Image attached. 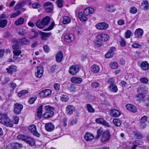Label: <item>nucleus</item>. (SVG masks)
Segmentation results:
<instances>
[{
	"instance_id": "nucleus-1",
	"label": "nucleus",
	"mask_w": 149,
	"mask_h": 149,
	"mask_svg": "<svg viewBox=\"0 0 149 149\" xmlns=\"http://www.w3.org/2000/svg\"><path fill=\"white\" fill-rule=\"evenodd\" d=\"M100 136L101 142L105 143L109 140L111 135L108 130L103 131L100 128L97 131V135L95 139H98Z\"/></svg>"
},
{
	"instance_id": "nucleus-2",
	"label": "nucleus",
	"mask_w": 149,
	"mask_h": 149,
	"mask_svg": "<svg viewBox=\"0 0 149 149\" xmlns=\"http://www.w3.org/2000/svg\"><path fill=\"white\" fill-rule=\"evenodd\" d=\"M0 123L7 127H12L13 124L10 119L8 118L7 115L1 114L0 116Z\"/></svg>"
},
{
	"instance_id": "nucleus-3",
	"label": "nucleus",
	"mask_w": 149,
	"mask_h": 149,
	"mask_svg": "<svg viewBox=\"0 0 149 149\" xmlns=\"http://www.w3.org/2000/svg\"><path fill=\"white\" fill-rule=\"evenodd\" d=\"M148 89L147 87L144 85L139 86L137 88V91L139 94L138 97H140L141 96V99H143L144 98L143 95L147 92Z\"/></svg>"
},
{
	"instance_id": "nucleus-4",
	"label": "nucleus",
	"mask_w": 149,
	"mask_h": 149,
	"mask_svg": "<svg viewBox=\"0 0 149 149\" xmlns=\"http://www.w3.org/2000/svg\"><path fill=\"white\" fill-rule=\"evenodd\" d=\"M52 93V91L49 89H45L40 91L39 93V96L41 98H44L50 95Z\"/></svg>"
},
{
	"instance_id": "nucleus-5",
	"label": "nucleus",
	"mask_w": 149,
	"mask_h": 149,
	"mask_svg": "<svg viewBox=\"0 0 149 149\" xmlns=\"http://www.w3.org/2000/svg\"><path fill=\"white\" fill-rule=\"evenodd\" d=\"M37 71L35 73L36 76L39 78H41L44 72L43 67L41 65H39L37 68Z\"/></svg>"
},
{
	"instance_id": "nucleus-6",
	"label": "nucleus",
	"mask_w": 149,
	"mask_h": 149,
	"mask_svg": "<svg viewBox=\"0 0 149 149\" xmlns=\"http://www.w3.org/2000/svg\"><path fill=\"white\" fill-rule=\"evenodd\" d=\"M95 27L97 29L99 30H106L108 28L109 25L104 22H100L96 24Z\"/></svg>"
},
{
	"instance_id": "nucleus-7",
	"label": "nucleus",
	"mask_w": 149,
	"mask_h": 149,
	"mask_svg": "<svg viewBox=\"0 0 149 149\" xmlns=\"http://www.w3.org/2000/svg\"><path fill=\"white\" fill-rule=\"evenodd\" d=\"M14 105V108L13 111L14 113L16 114H20L23 108V105L19 103H15Z\"/></svg>"
},
{
	"instance_id": "nucleus-8",
	"label": "nucleus",
	"mask_w": 149,
	"mask_h": 149,
	"mask_svg": "<svg viewBox=\"0 0 149 149\" xmlns=\"http://www.w3.org/2000/svg\"><path fill=\"white\" fill-rule=\"evenodd\" d=\"M75 107L72 105H67L65 109V113L68 115H70L72 114L73 112L75 110Z\"/></svg>"
},
{
	"instance_id": "nucleus-9",
	"label": "nucleus",
	"mask_w": 149,
	"mask_h": 149,
	"mask_svg": "<svg viewBox=\"0 0 149 149\" xmlns=\"http://www.w3.org/2000/svg\"><path fill=\"white\" fill-rule=\"evenodd\" d=\"M79 71V68L77 65H72L69 68V73L72 75L76 74Z\"/></svg>"
},
{
	"instance_id": "nucleus-10",
	"label": "nucleus",
	"mask_w": 149,
	"mask_h": 149,
	"mask_svg": "<svg viewBox=\"0 0 149 149\" xmlns=\"http://www.w3.org/2000/svg\"><path fill=\"white\" fill-rule=\"evenodd\" d=\"M29 129L33 135L38 137L40 136V134L37 131L36 127L35 125H30Z\"/></svg>"
},
{
	"instance_id": "nucleus-11",
	"label": "nucleus",
	"mask_w": 149,
	"mask_h": 149,
	"mask_svg": "<svg viewBox=\"0 0 149 149\" xmlns=\"http://www.w3.org/2000/svg\"><path fill=\"white\" fill-rule=\"evenodd\" d=\"M17 69V67L16 66L13 65L9 66L8 68H6V69L8 73L11 74H12L14 72H16Z\"/></svg>"
},
{
	"instance_id": "nucleus-12",
	"label": "nucleus",
	"mask_w": 149,
	"mask_h": 149,
	"mask_svg": "<svg viewBox=\"0 0 149 149\" xmlns=\"http://www.w3.org/2000/svg\"><path fill=\"white\" fill-rule=\"evenodd\" d=\"M64 38L66 42H70L74 40V37L73 34L68 33L65 36Z\"/></svg>"
},
{
	"instance_id": "nucleus-13",
	"label": "nucleus",
	"mask_w": 149,
	"mask_h": 149,
	"mask_svg": "<svg viewBox=\"0 0 149 149\" xmlns=\"http://www.w3.org/2000/svg\"><path fill=\"white\" fill-rule=\"evenodd\" d=\"M121 114V112L119 110L113 109L110 110V115L113 116L117 117Z\"/></svg>"
},
{
	"instance_id": "nucleus-14",
	"label": "nucleus",
	"mask_w": 149,
	"mask_h": 149,
	"mask_svg": "<svg viewBox=\"0 0 149 149\" xmlns=\"http://www.w3.org/2000/svg\"><path fill=\"white\" fill-rule=\"evenodd\" d=\"M96 38L101 39L102 42H105L108 40L109 36L107 34L104 33L99 34L97 35Z\"/></svg>"
},
{
	"instance_id": "nucleus-15",
	"label": "nucleus",
	"mask_w": 149,
	"mask_h": 149,
	"mask_svg": "<svg viewBox=\"0 0 149 149\" xmlns=\"http://www.w3.org/2000/svg\"><path fill=\"white\" fill-rule=\"evenodd\" d=\"M139 66L141 69L143 70H146L149 68V64L147 61L141 62Z\"/></svg>"
},
{
	"instance_id": "nucleus-16",
	"label": "nucleus",
	"mask_w": 149,
	"mask_h": 149,
	"mask_svg": "<svg viewBox=\"0 0 149 149\" xmlns=\"http://www.w3.org/2000/svg\"><path fill=\"white\" fill-rule=\"evenodd\" d=\"M45 128L46 131L48 132H51L53 131L54 128V124L51 123L46 124L45 125Z\"/></svg>"
},
{
	"instance_id": "nucleus-17",
	"label": "nucleus",
	"mask_w": 149,
	"mask_h": 149,
	"mask_svg": "<svg viewBox=\"0 0 149 149\" xmlns=\"http://www.w3.org/2000/svg\"><path fill=\"white\" fill-rule=\"evenodd\" d=\"M143 33V30L140 28H138L134 32V34L136 38H141Z\"/></svg>"
},
{
	"instance_id": "nucleus-18",
	"label": "nucleus",
	"mask_w": 149,
	"mask_h": 149,
	"mask_svg": "<svg viewBox=\"0 0 149 149\" xmlns=\"http://www.w3.org/2000/svg\"><path fill=\"white\" fill-rule=\"evenodd\" d=\"M127 109L130 111L135 113L137 111L136 107L134 105L131 104H127L126 106Z\"/></svg>"
},
{
	"instance_id": "nucleus-19",
	"label": "nucleus",
	"mask_w": 149,
	"mask_h": 149,
	"mask_svg": "<svg viewBox=\"0 0 149 149\" xmlns=\"http://www.w3.org/2000/svg\"><path fill=\"white\" fill-rule=\"evenodd\" d=\"M84 138L87 141H91L94 138V136L93 134L91 133H86Z\"/></svg>"
},
{
	"instance_id": "nucleus-20",
	"label": "nucleus",
	"mask_w": 149,
	"mask_h": 149,
	"mask_svg": "<svg viewBox=\"0 0 149 149\" xmlns=\"http://www.w3.org/2000/svg\"><path fill=\"white\" fill-rule=\"evenodd\" d=\"M41 35V38L43 40H47L48 38L50 37L51 33H45L41 32L40 33Z\"/></svg>"
},
{
	"instance_id": "nucleus-21",
	"label": "nucleus",
	"mask_w": 149,
	"mask_h": 149,
	"mask_svg": "<svg viewBox=\"0 0 149 149\" xmlns=\"http://www.w3.org/2000/svg\"><path fill=\"white\" fill-rule=\"evenodd\" d=\"M63 57V55L62 52L61 51L58 52L56 56V61L58 63L61 62L62 61Z\"/></svg>"
},
{
	"instance_id": "nucleus-22",
	"label": "nucleus",
	"mask_w": 149,
	"mask_h": 149,
	"mask_svg": "<svg viewBox=\"0 0 149 149\" xmlns=\"http://www.w3.org/2000/svg\"><path fill=\"white\" fill-rule=\"evenodd\" d=\"M70 81L74 83L80 84L82 82V79L80 77H74L70 79Z\"/></svg>"
},
{
	"instance_id": "nucleus-23",
	"label": "nucleus",
	"mask_w": 149,
	"mask_h": 149,
	"mask_svg": "<svg viewBox=\"0 0 149 149\" xmlns=\"http://www.w3.org/2000/svg\"><path fill=\"white\" fill-rule=\"evenodd\" d=\"M26 139V142L31 146H33L35 145V141L33 139L28 136Z\"/></svg>"
},
{
	"instance_id": "nucleus-24",
	"label": "nucleus",
	"mask_w": 149,
	"mask_h": 149,
	"mask_svg": "<svg viewBox=\"0 0 149 149\" xmlns=\"http://www.w3.org/2000/svg\"><path fill=\"white\" fill-rule=\"evenodd\" d=\"M95 121L97 123L102 124L107 127H108L109 126V124L107 122L102 118H97L95 120Z\"/></svg>"
},
{
	"instance_id": "nucleus-25",
	"label": "nucleus",
	"mask_w": 149,
	"mask_h": 149,
	"mask_svg": "<svg viewBox=\"0 0 149 149\" xmlns=\"http://www.w3.org/2000/svg\"><path fill=\"white\" fill-rule=\"evenodd\" d=\"M94 11L93 8H88L85 9L84 11V14L86 15H88L91 13H92Z\"/></svg>"
},
{
	"instance_id": "nucleus-26",
	"label": "nucleus",
	"mask_w": 149,
	"mask_h": 149,
	"mask_svg": "<svg viewBox=\"0 0 149 149\" xmlns=\"http://www.w3.org/2000/svg\"><path fill=\"white\" fill-rule=\"evenodd\" d=\"M36 26L38 28L40 29H42L45 26L42 20L40 19H38L36 23Z\"/></svg>"
},
{
	"instance_id": "nucleus-27",
	"label": "nucleus",
	"mask_w": 149,
	"mask_h": 149,
	"mask_svg": "<svg viewBox=\"0 0 149 149\" xmlns=\"http://www.w3.org/2000/svg\"><path fill=\"white\" fill-rule=\"evenodd\" d=\"M24 21V19L22 17L18 18L15 22V24L16 26L22 25L23 24Z\"/></svg>"
},
{
	"instance_id": "nucleus-28",
	"label": "nucleus",
	"mask_w": 149,
	"mask_h": 149,
	"mask_svg": "<svg viewBox=\"0 0 149 149\" xmlns=\"http://www.w3.org/2000/svg\"><path fill=\"white\" fill-rule=\"evenodd\" d=\"M78 15L79 18L81 22H84L87 20V17L83 15L82 12H79L78 13Z\"/></svg>"
},
{
	"instance_id": "nucleus-29",
	"label": "nucleus",
	"mask_w": 149,
	"mask_h": 149,
	"mask_svg": "<svg viewBox=\"0 0 149 149\" xmlns=\"http://www.w3.org/2000/svg\"><path fill=\"white\" fill-rule=\"evenodd\" d=\"M54 114V112H46L43 114L42 117L45 118H49L52 117Z\"/></svg>"
},
{
	"instance_id": "nucleus-30",
	"label": "nucleus",
	"mask_w": 149,
	"mask_h": 149,
	"mask_svg": "<svg viewBox=\"0 0 149 149\" xmlns=\"http://www.w3.org/2000/svg\"><path fill=\"white\" fill-rule=\"evenodd\" d=\"M38 33L35 30H31L30 33V38L31 39L35 38L38 36Z\"/></svg>"
},
{
	"instance_id": "nucleus-31",
	"label": "nucleus",
	"mask_w": 149,
	"mask_h": 149,
	"mask_svg": "<svg viewBox=\"0 0 149 149\" xmlns=\"http://www.w3.org/2000/svg\"><path fill=\"white\" fill-rule=\"evenodd\" d=\"M71 22V19L68 16H64L63 18V23L64 24L69 23Z\"/></svg>"
},
{
	"instance_id": "nucleus-32",
	"label": "nucleus",
	"mask_w": 149,
	"mask_h": 149,
	"mask_svg": "<svg viewBox=\"0 0 149 149\" xmlns=\"http://www.w3.org/2000/svg\"><path fill=\"white\" fill-rule=\"evenodd\" d=\"M92 71L94 73L98 72L100 71L99 67L96 65H93L91 67Z\"/></svg>"
},
{
	"instance_id": "nucleus-33",
	"label": "nucleus",
	"mask_w": 149,
	"mask_h": 149,
	"mask_svg": "<svg viewBox=\"0 0 149 149\" xmlns=\"http://www.w3.org/2000/svg\"><path fill=\"white\" fill-rule=\"evenodd\" d=\"M8 22V20L5 19L0 20V27L1 28L5 27L7 24Z\"/></svg>"
},
{
	"instance_id": "nucleus-34",
	"label": "nucleus",
	"mask_w": 149,
	"mask_h": 149,
	"mask_svg": "<svg viewBox=\"0 0 149 149\" xmlns=\"http://www.w3.org/2000/svg\"><path fill=\"white\" fill-rule=\"evenodd\" d=\"M42 21L44 25L45 26L47 25L49 23L50 21V18L48 16H47L43 18Z\"/></svg>"
},
{
	"instance_id": "nucleus-35",
	"label": "nucleus",
	"mask_w": 149,
	"mask_h": 149,
	"mask_svg": "<svg viewBox=\"0 0 149 149\" xmlns=\"http://www.w3.org/2000/svg\"><path fill=\"white\" fill-rule=\"evenodd\" d=\"M44 109L45 110V111L48 112H54V107H51L49 105L45 106Z\"/></svg>"
},
{
	"instance_id": "nucleus-36",
	"label": "nucleus",
	"mask_w": 149,
	"mask_h": 149,
	"mask_svg": "<svg viewBox=\"0 0 149 149\" xmlns=\"http://www.w3.org/2000/svg\"><path fill=\"white\" fill-rule=\"evenodd\" d=\"M109 88L110 90L113 92H116L118 90L117 87L115 84L112 86H109Z\"/></svg>"
},
{
	"instance_id": "nucleus-37",
	"label": "nucleus",
	"mask_w": 149,
	"mask_h": 149,
	"mask_svg": "<svg viewBox=\"0 0 149 149\" xmlns=\"http://www.w3.org/2000/svg\"><path fill=\"white\" fill-rule=\"evenodd\" d=\"M105 8L106 10L109 12H113L115 11V9L112 5H107Z\"/></svg>"
},
{
	"instance_id": "nucleus-38",
	"label": "nucleus",
	"mask_w": 149,
	"mask_h": 149,
	"mask_svg": "<svg viewBox=\"0 0 149 149\" xmlns=\"http://www.w3.org/2000/svg\"><path fill=\"white\" fill-rule=\"evenodd\" d=\"M113 122L115 125L116 126H120L121 124V122L120 120L118 119H114L113 120Z\"/></svg>"
},
{
	"instance_id": "nucleus-39",
	"label": "nucleus",
	"mask_w": 149,
	"mask_h": 149,
	"mask_svg": "<svg viewBox=\"0 0 149 149\" xmlns=\"http://www.w3.org/2000/svg\"><path fill=\"white\" fill-rule=\"evenodd\" d=\"M42 105H40L38 109L37 115L39 118H40L42 116Z\"/></svg>"
},
{
	"instance_id": "nucleus-40",
	"label": "nucleus",
	"mask_w": 149,
	"mask_h": 149,
	"mask_svg": "<svg viewBox=\"0 0 149 149\" xmlns=\"http://www.w3.org/2000/svg\"><path fill=\"white\" fill-rule=\"evenodd\" d=\"M27 33V29H22L18 32V34L21 36H24Z\"/></svg>"
},
{
	"instance_id": "nucleus-41",
	"label": "nucleus",
	"mask_w": 149,
	"mask_h": 149,
	"mask_svg": "<svg viewBox=\"0 0 149 149\" xmlns=\"http://www.w3.org/2000/svg\"><path fill=\"white\" fill-rule=\"evenodd\" d=\"M25 4V2L23 1L20 3H18L15 6L16 10L19 9L21 7L23 6Z\"/></svg>"
},
{
	"instance_id": "nucleus-42",
	"label": "nucleus",
	"mask_w": 149,
	"mask_h": 149,
	"mask_svg": "<svg viewBox=\"0 0 149 149\" xmlns=\"http://www.w3.org/2000/svg\"><path fill=\"white\" fill-rule=\"evenodd\" d=\"M28 136L23 134H19L17 136V138L19 140H22L25 142Z\"/></svg>"
},
{
	"instance_id": "nucleus-43",
	"label": "nucleus",
	"mask_w": 149,
	"mask_h": 149,
	"mask_svg": "<svg viewBox=\"0 0 149 149\" xmlns=\"http://www.w3.org/2000/svg\"><path fill=\"white\" fill-rule=\"evenodd\" d=\"M86 108L87 110L89 112L93 113L95 112V110L93 109L92 106L89 104H86Z\"/></svg>"
},
{
	"instance_id": "nucleus-44",
	"label": "nucleus",
	"mask_w": 149,
	"mask_h": 149,
	"mask_svg": "<svg viewBox=\"0 0 149 149\" xmlns=\"http://www.w3.org/2000/svg\"><path fill=\"white\" fill-rule=\"evenodd\" d=\"M20 42L24 45H27L29 43L30 41L25 38H23L20 40Z\"/></svg>"
},
{
	"instance_id": "nucleus-45",
	"label": "nucleus",
	"mask_w": 149,
	"mask_h": 149,
	"mask_svg": "<svg viewBox=\"0 0 149 149\" xmlns=\"http://www.w3.org/2000/svg\"><path fill=\"white\" fill-rule=\"evenodd\" d=\"M69 98L67 95H62L61 96V100L63 102H66L68 100Z\"/></svg>"
},
{
	"instance_id": "nucleus-46",
	"label": "nucleus",
	"mask_w": 149,
	"mask_h": 149,
	"mask_svg": "<svg viewBox=\"0 0 149 149\" xmlns=\"http://www.w3.org/2000/svg\"><path fill=\"white\" fill-rule=\"evenodd\" d=\"M102 42L101 39L97 38V40L95 42V44L96 46L99 47L102 45Z\"/></svg>"
},
{
	"instance_id": "nucleus-47",
	"label": "nucleus",
	"mask_w": 149,
	"mask_h": 149,
	"mask_svg": "<svg viewBox=\"0 0 149 149\" xmlns=\"http://www.w3.org/2000/svg\"><path fill=\"white\" fill-rule=\"evenodd\" d=\"M64 1L63 0H57L56 3L58 7L61 8L63 7Z\"/></svg>"
},
{
	"instance_id": "nucleus-48",
	"label": "nucleus",
	"mask_w": 149,
	"mask_h": 149,
	"mask_svg": "<svg viewBox=\"0 0 149 149\" xmlns=\"http://www.w3.org/2000/svg\"><path fill=\"white\" fill-rule=\"evenodd\" d=\"M21 13V12L20 11L18 10L15 13L11 14L10 17L11 18H15L20 15Z\"/></svg>"
},
{
	"instance_id": "nucleus-49",
	"label": "nucleus",
	"mask_w": 149,
	"mask_h": 149,
	"mask_svg": "<svg viewBox=\"0 0 149 149\" xmlns=\"http://www.w3.org/2000/svg\"><path fill=\"white\" fill-rule=\"evenodd\" d=\"M118 63L115 62L111 63L110 64V67L113 69L116 68L118 67Z\"/></svg>"
},
{
	"instance_id": "nucleus-50",
	"label": "nucleus",
	"mask_w": 149,
	"mask_h": 149,
	"mask_svg": "<svg viewBox=\"0 0 149 149\" xmlns=\"http://www.w3.org/2000/svg\"><path fill=\"white\" fill-rule=\"evenodd\" d=\"M148 118L146 116H143L140 119V122L141 123H144L148 120Z\"/></svg>"
},
{
	"instance_id": "nucleus-51",
	"label": "nucleus",
	"mask_w": 149,
	"mask_h": 149,
	"mask_svg": "<svg viewBox=\"0 0 149 149\" xmlns=\"http://www.w3.org/2000/svg\"><path fill=\"white\" fill-rule=\"evenodd\" d=\"M28 93V91L27 90H23L19 92L18 95L19 97H20Z\"/></svg>"
},
{
	"instance_id": "nucleus-52",
	"label": "nucleus",
	"mask_w": 149,
	"mask_h": 149,
	"mask_svg": "<svg viewBox=\"0 0 149 149\" xmlns=\"http://www.w3.org/2000/svg\"><path fill=\"white\" fill-rule=\"evenodd\" d=\"M58 68V67H57V65H52L51 66L50 68V72L52 73L54 72H55L56 70Z\"/></svg>"
},
{
	"instance_id": "nucleus-53",
	"label": "nucleus",
	"mask_w": 149,
	"mask_h": 149,
	"mask_svg": "<svg viewBox=\"0 0 149 149\" xmlns=\"http://www.w3.org/2000/svg\"><path fill=\"white\" fill-rule=\"evenodd\" d=\"M142 4L143 6V9H144L146 10L148 8L149 5L148 1H147L146 0L144 1Z\"/></svg>"
},
{
	"instance_id": "nucleus-54",
	"label": "nucleus",
	"mask_w": 149,
	"mask_h": 149,
	"mask_svg": "<svg viewBox=\"0 0 149 149\" xmlns=\"http://www.w3.org/2000/svg\"><path fill=\"white\" fill-rule=\"evenodd\" d=\"M107 82L109 84V86H112L115 84V79L113 78L109 79L108 80Z\"/></svg>"
},
{
	"instance_id": "nucleus-55",
	"label": "nucleus",
	"mask_w": 149,
	"mask_h": 149,
	"mask_svg": "<svg viewBox=\"0 0 149 149\" xmlns=\"http://www.w3.org/2000/svg\"><path fill=\"white\" fill-rule=\"evenodd\" d=\"M53 6H52L50 7H46L45 8V10L46 12L47 13L52 12L53 10Z\"/></svg>"
},
{
	"instance_id": "nucleus-56",
	"label": "nucleus",
	"mask_w": 149,
	"mask_h": 149,
	"mask_svg": "<svg viewBox=\"0 0 149 149\" xmlns=\"http://www.w3.org/2000/svg\"><path fill=\"white\" fill-rule=\"evenodd\" d=\"M132 34L131 31L130 30H127L125 33V38H129Z\"/></svg>"
},
{
	"instance_id": "nucleus-57",
	"label": "nucleus",
	"mask_w": 149,
	"mask_h": 149,
	"mask_svg": "<svg viewBox=\"0 0 149 149\" xmlns=\"http://www.w3.org/2000/svg\"><path fill=\"white\" fill-rule=\"evenodd\" d=\"M137 9L136 8L134 7H131L130 10V13L132 14L136 13H137Z\"/></svg>"
},
{
	"instance_id": "nucleus-58",
	"label": "nucleus",
	"mask_w": 149,
	"mask_h": 149,
	"mask_svg": "<svg viewBox=\"0 0 149 149\" xmlns=\"http://www.w3.org/2000/svg\"><path fill=\"white\" fill-rule=\"evenodd\" d=\"M133 134L138 139H141L143 137L141 134H139L137 132L134 131L133 132Z\"/></svg>"
},
{
	"instance_id": "nucleus-59",
	"label": "nucleus",
	"mask_w": 149,
	"mask_h": 149,
	"mask_svg": "<svg viewBox=\"0 0 149 149\" xmlns=\"http://www.w3.org/2000/svg\"><path fill=\"white\" fill-rule=\"evenodd\" d=\"M13 48V49H18L19 48V43L18 42L14 43L12 45Z\"/></svg>"
},
{
	"instance_id": "nucleus-60",
	"label": "nucleus",
	"mask_w": 149,
	"mask_h": 149,
	"mask_svg": "<svg viewBox=\"0 0 149 149\" xmlns=\"http://www.w3.org/2000/svg\"><path fill=\"white\" fill-rule=\"evenodd\" d=\"M77 118H74L71 121L70 124V126H72L73 125L77 124Z\"/></svg>"
},
{
	"instance_id": "nucleus-61",
	"label": "nucleus",
	"mask_w": 149,
	"mask_h": 149,
	"mask_svg": "<svg viewBox=\"0 0 149 149\" xmlns=\"http://www.w3.org/2000/svg\"><path fill=\"white\" fill-rule=\"evenodd\" d=\"M140 81L141 83L144 84H146L148 81V79L145 77L141 78L140 79Z\"/></svg>"
},
{
	"instance_id": "nucleus-62",
	"label": "nucleus",
	"mask_w": 149,
	"mask_h": 149,
	"mask_svg": "<svg viewBox=\"0 0 149 149\" xmlns=\"http://www.w3.org/2000/svg\"><path fill=\"white\" fill-rule=\"evenodd\" d=\"M91 86L93 88H96L100 86V84L98 82L95 81L92 84Z\"/></svg>"
},
{
	"instance_id": "nucleus-63",
	"label": "nucleus",
	"mask_w": 149,
	"mask_h": 149,
	"mask_svg": "<svg viewBox=\"0 0 149 149\" xmlns=\"http://www.w3.org/2000/svg\"><path fill=\"white\" fill-rule=\"evenodd\" d=\"M132 47L135 48H138L141 47V45L137 43H134L132 45Z\"/></svg>"
},
{
	"instance_id": "nucleus-64",
	"label": "nucleus",
	"mask_w": 149,
	"mask_h": 149,
	"mask_svg": "<svg viewBox=\"0 0 149 149\" xmlns=\"http://www.w3.org/2000/svg\"><path fill=\"white\" fill-rule=\"evenodd\" d=\"M15 147L13 143H11L8 145L6 148V149H14Z\"/></svg>"
}]
</instances>
